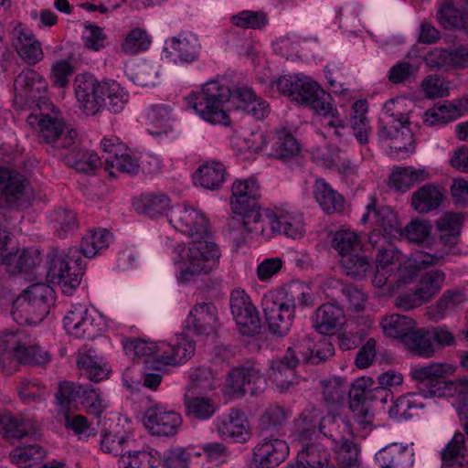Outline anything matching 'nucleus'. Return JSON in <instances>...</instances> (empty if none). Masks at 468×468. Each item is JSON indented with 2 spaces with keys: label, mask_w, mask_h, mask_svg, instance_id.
Instances as JSON below:
<instances>
[{
  "label": "nucleus",
  "mask_w": 468,
  "mask_h": 468,
  "mask_svg": "<svg viewBox=\"0 0 468 468\" xmlns=\"http://www.w3.org/2000/svg\"><path fill=\"white\" fill-rule=\"evenodd\" d=\"M65 164L72 168H75L78 172L84 174H93L94 171L99 168L102 163L101 157L95 153H90L80 149H71L64 155Z\"/></svg>",
  "instance_id": "obj_38"
},
{
  "label": "nucleus",
  "mask_w": 468,
  "mask_h": 468,
  "mask_svg": "<svg viewBox=\"0 0 468 468\" xmlns=\"http://www.w3.org/2000/svg\"><path fill=\"white\" fill-rule=\"evenodd\" d=\"M381 324L384 333L388 337L399 338L401 342L416 326L414 320L398 314L385 317Z\"/></svg>",
  "instance_id": "obj_46"
},
{
  "label": "nucleus",
  "mask_w": 468,
  "mask_h": 468,
  "mask_svg": "<svg viewBox=\"0 0 468 468\" xmlns=\"http://www.w3.org/2000/svg\"><path fill=\"white\" fill-rule=\"evenodd\" d=\"M320 432L331 439L335 445L351 440L353 434L350 421L339 414L324 416Z\"/></svg>",
  "instance_id": "obj_31"
},
{
  "label": "nucleus",
  "mask_w": 468,
  "mask_h": 468,
  "mask_svg": "<svg viewBox=\"0 0 468 468\" xmlns=\"http://www.w3.org/2000/svg\"><path fill=\"white\" fill-rule=\"evenodd\" d=\"M35 118H38V138L45 144L52 145L65 132L66 125L59 110H53L52 114L48 112H42Z\"/></svg>",
  "instance_id": "obj_33"
},
{
  "label": "nucleus",
  "mask_w": 468,
  "mask_h": 468,
  "mask_svg": "<svg viewBox=\"0 0 468 468\" xmlns=\"http://www.w3.org/2000/svg\"><path fill=\"white\" fill-rule=\"evenodd\" d=\"M195 343L185 340L182 343L169 346L160 355V360L165 365L176 366L186 362L195 353Z\"/></svg>",
  "instance_id": "obj_51"
},
{
  "label": "nucleus",
  "mask_w": 468,
  "mask_h": 468,
  "mask_svg": "<svg viewBox=\"0 0 468 468\" xmlns=\"http://www.w3.org/2000/svg\"><path fill=\"white\" fill-rule=\"evenodd\" d=\"M77 366L86 378L100 382L110 378L112 368L109 363L94 348L82 347L77 357Z\"/></svg>",
  "instance_id": "obj_14"
},
{
  "label": "nucleus",
  "mask_w": 468,
  "mask_h": 468,
  "mask_svg": "<svg viewBox=\"0 0 468 468\" xmlns=\"http://www.w3.org/2000/svg\"><path fill=\"white\" fill-rule=\"evenodd\" d=\"M301 95L306 100L296 101L298 104L310 107L319 115L327 116L331 113L335 115L330 93L322 89L317 82L311 80ZM335 111H336L335 108Z\"/></svg>",
  "instance_id": "obj_21"
},
{
  "label": "nucleus",
  "mask_w": 468,
  "mask_h": 468,
  "mask_svg": "<svg viewBox=\"0 0 468 468\" xmlns=\"http://www.w3.org/2000/svg\"><path fill=\"white\" fill-rule=\"evenodd\" d=\"M297 366H283L282 362H271L270 378L282 391L288 389L296 379L295 367Z\"/></svg>",
  "instance_id": "obj_58"
},
{
  "label": "nucleus",
  "mask_w": 468,
  "mask_h": 468,
  "mask_svg": "<svg viewBox=\"0 0 468 468\" xmlns=\"http://www.w3.org/2000/svg\"><path fill=\"white\" fill-rule=\"evenodd\" d=\"M185 101L186 107L194 109L205 121L224 125L230 123L225 109L227 102L256 120H263L271 111L269 103L258 97L251 88L239 87L231 90L218 80L207 81L200 92L192 91Z\"/></svg>",
  "instance_id": "obj_2"
},
{
  "label": "nucleus",
  "mask_w": 468,
  "mask_h": 468,
  "mask_svg": "<svg viewBox=\"0 0 468 468\" xmlns=\"http://www.w3.org/2000/svg\"><path fill=\"white\" fill-rule=\"evenodd\" d=\"M54 301L52 287L41 282L31 284L13 300V319L23 325L37 324L48 314Z\"/></svg>",
  "instance_id": "obj_5"
},
{
  "label": "nucleus",
  "mask_w": 468,
  "mask_h": 468,
  "mask_svg": "<svg viewBox=\"0 0 468 468\" xmlns=\"http://www.w3.org/2000/svg\"><path fill=\"white\" fill-rule=\"evenodd\" d=\"M423 405L420 401V395L417 393H408L399 397L390 407L388 414L395 419H410L412 417L413 411L422 408Z\"/></svg>",
  "instance_id": "obj_52"
},
{
  "label": "nucleus",
  "mask_w": 468,
  "mask_h": 468,
  "mask_svg": "<svg viewBox=\"0 0 468 468\" xmlns=\"http://www.w3.org/2000/svg\"><path fill=\"white\" fill-rule=\"evenodd\" d=\"M244 212H234L235 214L241 217L240 218H232L229 222V226L233 230L235 228L239 227L242 230L247 233L256 232L263 234L264 226L262 225L261 206L259 207H245ZM237 247H239L245 242V237L243 231L240 233V237L232 238Z\"/></svg>",
  "instance_id": "obj_24"
},
{
  "label": "nucleus",
  "mask_w": 468,
  "mask_h": 468,
  "mask_svg": "<svg viewBox=\"0 0 468 468\" xmlns=\"http://www.w3.org/2000/svg\"><path fill=\"white\" fill-rule=\"evenodd\" d=\"M461 115V108L452 102H438L433 108L425 112L424 122L429 125L448 123Z\"/></svg>",
  "instance_id": "obj_53"
},
{
  "label": "nucleus",
  "mask_w": 468,
  "mask_h": 468,
  "mask_svg": "<svg viewBox=\"0 0 468 468\" xmlns=\"http://www.w3.org/2000/svg\"><path fill=\"white\" fill-rule=\"evenodd\" d=\"M226 167L220 162L210 161L200 165L193 175V182L210 190H217L222 186L225 180Z\"/></svg>",
  "instance_id": "obj_30"
},
{
  "label": "nucleus",
  "mask_w": 468,
  "mask_h": 468,
  "mask_svg": "<svg viewBox=\"0 0 468 468\" xmlns=\"http://www.w3.org/2000/svg\"><path fill=\"white\" fill-rule=\"evenodd\" d=\"M299 346L302 348L301 358L303 364L318 365L335 355L333 343L325 338L313 344L310 337H304L299 342Z\"/></svg>",
  "instance_id": "obj_32"
},
{
  "label": "nucleus",
  "mask_w": 468,
  "mask_h": 468,
  "mask_svg": "<svg viewBox=\"0 0 468 468\" xmlns=\"http://www.w3.org/2000/svg\"><path fill=\"white\" fill-rule=\"evenodd\" d=\"M269 224L273 232L292 239L301 237L304 231L302 220L288 215L274 216Z\"/></svg>",
  "instance_id": "obj_55"
},
{
  "label": "nucleus",
  "mask_w": 468,
  "mask_h": 468,
  "mask_svg": "<svg viewBox=\"0 0 468 468\" xmlns=\"http://www.w3.org/2000/svg\"><path fill=\"white\" fill-rule=\"evenodd\" d=\"M299 153L300 145L297 140L291 133L280 132L275 136L269 154L276 159L287 162L297 156Z\"/></svg>",
  "instance_id": "obj_45"
},
{
  "label": "nucleus",
  "mask_w": 468,
  "mask_h": 468,
  "mask_svg": "<svg viewBox=\"0 0 468 468\" xmlns=\"http://www.w3.org/2000/svg\"><path fill=\"white\" fill-rule=\"evenodd\" d=\"M18 42L17 53L28 65H35L43 58L41 45L38 41L34 40L33 35L21 32L18 36Z\"/></svg>",
  "instance_id": "obj_54"
},
{
  "label": "nucleus",
  "mask_w": 468,
  "mask_h": 468,
  "mask_svg": "<svg viewBox=\"0 0 468 468\" xmlns=\"http://www.w3.org/2000/svg\"><path fill=\"white\" fill-rule=\"evenodd\" d=\"M46 451L38 444H28L14 449L9 457L20 468H28L41 461Z\"/></svg>",
  "instance_id": "obj_48"
},
{
  "label": "nucleus",
  "mask_w": 468,
  "mask_h": 468,
  "mask_svg": "<svg viewBox=\"0 0 468 468\" xmlns=\"http://www.w3.org/2000/svg\"><path fill=\"white\" fill-rule=\"evenodd\" d=\"M50 359V356L48 352L42 350L39 346H27L23 342L19 354L15 358V363L27 364L32 366H41L47 364Z\"/></svg>",
  "instance_id": "obj_60"
},
{
  "label": "nucleus",
  "mask_w": 468,
  "mask_h": 468,
  "mask_svg": "<svg viewBox=\"0 0 468 468\" xmlns=\"http://www.w3.org/2000/svg\"><path fill=\"white\" fill-rule=\"evenodd\" d=\"M17 393L24 404L40 403L48 393L45 385L37 380L23 379L17 386Z\"/></svg>",
  "instance_id": "obj_56"
},
{
  "label": "nucleus",
  "mask_w": 468,
  "mask_h": 468,
  "mask_svg": "<svg viewBox=\"0 0 468 468\" xmlns=\"http://www.w3.org/2000/svg\"><path fill=\"white\" fill-rule=\"evenodd\" d=\"M340 262L346 274L357 280L363 279L373 267L372 261L362 253V250L353 254L343 255Z\"/></svg>",
  "instance_id": "obj_42"
},
{
  "label": "nucleus",
  "mask_w": 468,
  "mask_h": 468,
  "mask_svg": "<svg viewBox=\"0 0 468 468\" xmlns=\"http://www.w3.org/2000/svg\"><path fill=\"white\" fill-rule=\"evenodd\" d=\"M53 221L57 224L56 231L59 238H66L79 228L76 213L66 208L55 210Z\"/></svg>",
  "instance_id": "obj_63"
},
{
  "label": "nucleus",
  "mask_w": 468,
  "mask_h": 468,
  "mask_svg": "<svg viewBox=\"0 0 468 468\" xmlns=\"http://www.w3.org/2000/svg\"><path fill=\"white\" fill-rule=\"evenodd\" d=\"M300 464L306 468L332 467L329 452L317 444H306L298 452L297 459Z\"/></svg>",
  "instance_id": "obj_41"
},
{
  "label": "nucleus",
  "mask_w": 468,
  "mask_h": 468,
  "mask_svg": "<svg viewBox=\"0 0 468 468\" xmlns=\"http://www.w3.org/2000/svg\"><path fill=\"white\" fill-rule=\"evenodd\" d=\"M111 233L107 229L92 231L82 238L80 250L69 249L68 253L57 250L48 253V278L55 281L61 287L63 293L70 295L80 285L84 274V266L80 253L86 258H92L99 250L108 247Z\"/></svg>",
  "instance_id": "obj_3"
},
{
  "label": "nucleus",
  "mask_w": 468,
  "mask_h": 468,
  "mask_svg": "<svg viewBox=\"0 0 468 468\" xmlns=\"http://www.w3.org/2000/svg\"><path fill=\"white\" fill-rule=\"evenodd\" d=\"M323 398L328 406L341 403L347 392V385L340 378H333L323 381Z\"/></svg>",
  "instance_id": "obj_62"
},
{
  "label": "nucleus",
  "mask_w": 468,
  "mask_h": 468,
  "mask_svg": "<svg viewBox=\"0 0 468 468\" xmlns=\"http://www.w3.org/2000/svg\"><path fill=\"white\" fill-rule=\"evenodd\" d=\"M27 179L19 173L0 167V207H11L24 195Z\"/></svg>",
  "instance_id": "obj_17"
},
{
  "label": "nucleus",
  "mask_w": 468,
  "mask_h": 468,
  "mask_svg": "<svg viewBox=\"0 0 468 468\" xmlns=\"http://www.w3.org/2000/svg\"><path fill=\"white\" fill-rule=\"evenodd\" d=\"M169 41L171 48L177 52L180 61L191 64L198 60L201 46L196 36L175 37L170 38Z\"/></svg>",
  "instance_id": "obj_44"
},
{
  "label": "nucleus",
  "mask_w": 468,
  "mask_h": 468,
  "mask_svg": "<svg viewBox=\"0 0 468 468\" xmlns=\"http://www.w3.org/2000/svg\"><path fill=\"white\" fill-rule=\"evenodd\" d=\"M324 416L322 411L315 405H308L295 420L293 436L298 441H310L320 431L321 421Z\"/></svg>",
  "instance_id": "obj_25"
},
{
  "label": "nucleus",
  "mask_w": 468,
  "mask_h": 468,
  "mask_svg": "<svg viewBox=\"0 0 468 468\" xmlns=\"http://www.w3.org/2000/svg\"><path fill=\"white\" fill-rule=\"evenodd\" d=\"M186 392L184 395L185 414L186 417L205 420L213 416L217 410L214 401L208 397Z\"/></svg>",
  "instance_id": "obj_35"
},
{
  "label": "nucleus",
  "mask_w": 468,
  "mask_h": 468,
  "mask_svg": "<svg viewBox=\"0 0 468 468\" xmlns=\"http://www.w3.org/2000/svg\"><path fill=\"white\" fill-rule=\"evenodd\" d=\"M173 227L192 239L189 247L177 245L174 250L178 255L177 262H187L188 266L180 271L179 281L188 282L199 274H207L220 258V250L210 241L211 232L206 216L192 207L176 206L166 214Z\"/></svg>",
  "instance_id": "obj_1"
},
{
  "label": "nucleus",
  "mask_w": 468,
  "mask_h": 468,
  "mask_svg": "<svg viewBox=\"0 0 468 468\" xmlns=\"http://www.w3.org/2000/svg\"><path fill=\"white\" fill-rule=\"evenodd\" d=\"M402 343L416 356L431 357L434 354L431 333L428 330L417 329L415 326Z\"/></svg>",
  "instance_id": "obj_40"
},
{
  "label": "nucleus",
  "mask_w": 468,
  "mask_h": 468,
  "mask_svg": "<svg viewBox=\"0 0 468 468\" xmlns=\"http://www.w3.org/2000/svg\"><path fill=\"white\" fill-rule=\"evenodd\" d=\"M437 18L445 29H458L468 33V12L456 8L452 1L440 5Z\"/></svg>",
  "instance_id": "obj_36"
},
{
  "label": "nucleus",
  "mask_w": 468,
  "mask_h": 468,
  "mask_svg": "<svg viewBox=\"0 0 468 468\" xmlns=\"http://www.w3.org/2000/svg\"><path fill=\"white\" fill-rule=\"evenodd\" d=\"M21 332H5L0 336V370L10 375L15 370V358L23 344Z\"/></svg>",
  "instance_id": "obj_26"
},
{
  "label": "nucleus",
  "mask_w": 468,
  "mask_h": 468,
  "mask_svg": "<svg viewBox=\"0 0 468 468\" xmlns=\"http://www.w3.org/2000/svg\"><path fill=\"white\" fill-rule=\"evenodd\" d=\"M285 411L277 405L268 407L259 419V431L261 436L277 437L285 422Z\"/></svg>",
  "instance_id": "obj_39"
},
{
  "label": "nucleus",
  "mask_w": 468,
  "mask_h": 468,
  "mask_svg": "<svg viewBox=\"0 0 468 468\" xmlns=\"http://www.w3.org/2000/svg\"><path fill=\"white\" fill-rule=\"evenodd\" d=\"M169 197L163 193L143 194L134 199L133 205L136 212L152 218L164 214L169 206Z\"/></svg>",
  "instance_id": "obj_37"
},
{
  "label": "nucleus",
  "mask_w": 468,
  "mask_h": 468,
  "mask_svg": "<svg viewBox=\"0 0 468 468\" xmlns=\"http://www.w3.org/2000/svg\"><path fill=\"white\" fill-rule=\"evenodd\" d=\"M189 384L186 392L206 394L216 388V375L208 367H198L189 373Z\"/></svg>",
  "instance_id": "obj_43"
},
{
  "label": "nucleus",
  "mask_w": 468,
  "mask_h": 468,
  "mask_svg": "<svg viewBox=\"0 0 468 468\" xmlns=\"http://www.w3.org/2000/svg\"><path fill=\"white\" fill-rule=\"evenodd\" d=\"M262 439L253 448L250 468H275L285 461L289 446L277 437L261 436Z\"/></svg>",
  "instance_id": "obj_8"
},
{
  "label": "nucleus",
  "mask_w": 468,
  "mask_h": 468,
  "mask_svg": "<svg viewBox=\"0 0 468 468\" xmlns=\"http://www.w3.org/2000/svg\"><path fill=\"white\" fill-rule=\"evenodd\" d=\"M429 177L430 173L426 169L396 166L388 176V186L395 192L405 193L415 184L425 181Z\"/></svg>",
  "instance_id": "obj_19"
},
{
  "label": "nucleus",
  "mask_w": 468,
  "mask_h": 468,
  "mask_svg": "<svg viewBox=\"0 0 468 468\" xmlns=\"http://www.w3.org/2000/svg\"><path fill=\"white\" fill-rule=\"evenodd\" d=\"M463 219L461 213L447 212L436 220L438 239L444 247L452 249L459 243Z\"/></svg>",
  "instance_id": "obj_23"
},
{
  "label": "nucleus",
  "mask_w": 468,
  "mask_h": 468,
  "mask_svg": "<svg viewBox=\"0 0 468 468\" xmlns=\"http://www.w3.org/2000/svg\"><path fill=\"white\" fill-rule=\"evenodd\" d=\"M142 421L150 434L164 437L175 436L182 425L180 414L158 405L149 407L144 412Z\"/></svg>",
  "instance_id": "obj_9"
},
{
  "label": "nucleus",
  "mask_w": 468,
  "mask_h": 468,
  "mask_svg": "<svg viewBox=\"0 0 468 468\" xmlns=\"http://www.w3.org/2000/svg\"><path fill=\"white\" fill-rule=\"evenodd\" d=\"M74 90L87 114L94 115L101 108L119 113L128 101V94L117 81L100 82L90 74L78 75L74 80Z\"/></svg>",
  "instance_id": "obj_4"
},
{
  "label": "nucleus",
  "mask_w": 468,
  "mask_h": 468,
  "mask_svg": "<svg viewBox=\"0 0 468 468\" xmlns=\"http://www.w3.org/2000/svg\"><path fill=\"white\" fill-rule=\"evenodd\" d=\"M15 98L20 103L32 106V100L45 93L47 84L42 76L33 69H23L14 80Z\"/></svg>",
  "instance_id": "obj_12"
},
{
  "label": "nucleus",
  "mask_w": 468,
  "mask_h": 468,
  "mask_svg": "<svg viewBox=\"0 0 468 468\" xmlns=\"http://www.w3.org/2000/svg\"><path fill=\"white\" fill-rule=\"evenodd\" d=\"M346 322V316L341 307L333 303L320 305L314 316V327L322 334L326 335L332 330L341 326Z\"/></svg>",
  "instance_id": "obj_29"
},
{
  "label": "nucleus",
  "mask_w": 468,
  "mask_h": 468,
  "mask_svg": "<svg viewBox=\"0 0 468 468\" xmlns=\"http://www.w3.org/2000/svg\"><path fill=\"white\" fill-rule=\"evenodd\" d=\"M375 460L381 468H411L414 462L413 452L407 446L398 443L379 450Z\"/></svg>",
  "instance_id": "obj_20"
},
{
  "label": "nucleus",
  "mask_w": 468,
  "mask_h": 468,
  "mask_svg": "<svg viewBox=\"0 0 468 468\" xmlns=\"http://www.w3.org/2000/svg\"><path fill=\"white\" fill-rule=\"evenodd\" d=\"M337 463L342 468H353L359 464V449L352 439L335 445Z\"/></svg>",
  "instance_id": "obj_64"
},
{
  "label": "nucleus",
  "mask_w": 468,
  "mask_h": 468,
  "mask_svg": "<svg viewBox=\"0 0 468 468\" xmlns=\"http://www.w3.org/2000/svg\"><path fill=\"white\" fill-rule=\"evenodd\" d=\"M441 463V468H468V451L462 432H456L443 448Z\"/></svg>",
  "instance_id": "obj_28"
},
{
  "label": "nucleus",
  "mask_w": 468,
  "mask_h": 468,
  "mask_svg": "<svg viewBox=\"0 0 468 468\" xmlns=\"http://www.w3.org/2000/svg\"><path fill=\"white\" fill-rule=\"evenodd\" d=\"M265 379L260 369L252 366H241L232 368L227 374L226 385L229 392L238 397L246 394L255 396Z\"/></svg>",
  "instance_id": "obj_10"
},
{
  "label": "nucleus",
  "mask_w": 468,
  "mask_h": 468,
  "mask_svg": "<svg viewBox=\"0 0 468 468\" xmlns=\"http://www.w3.org/2000/svg\"><path fill=\"white\" fill-rule=\"evenodd\" d=\"M454 371L455 367L451 364L435 363L412 369L410 376L424 384L420 389L425 398L453 397L468 393V377L446 379Z\"/></svg>",
  "instance_id": "obj_6"
},
{
  "label": "nucleus",
  "mask_w": 468,
  "mask_h": 468,
  "mask_svg": "<svg viewBox=\"0 0 468 468\" xmlns=\"http://www.w3.org/2000/svg\"><path fill=\"white\" fill-rule=\"evenodd\" d=\"M348 395L349 408L354 412L356 420L361 424H369L371 420L367 400L370 394L361 388H356V386L352 384Z\"/></svg>",
  "instance_id": "obj_50"
},
{
  "label": "nucleus",
  "mask_w": 468,
  "mask_h": 468,
  "mask_svg": "<svg viewBox=\"0 0 468 468\" xmlns=\"http://www.w3.org/2000/svg\"><path fill=\"white\" fill-rule=\"evenodd\" d=\"M282 302L295 314L297 306L313 305L311 290L303 282H292L287 287Z\"/></svg>",
  "instance_id": "obj_49"
},
{
  "label": "nucleus",
  "mask_w": 468,
  "mask_h": 468,
  "mask_svg": "<svg viewBox=\"0 0 468 468\" xmlns=\"http://www.w3.org/2000/svg\"><path fill=\"white\" fill-rule=\"evenodd\" d=\"M442 258L443 255L427 253L423 259L414 261L413 267L420 271L418 292L429 302L441 292L446 278L443 271L432 268Z\"/></svg>",
  "instance_id": "obj_7"
},
{
  "label": "nucleus",
  "mask_w": 468,
  "mask_h": 468,
  "mask_svg": "<svg viewBox=\"0 0 468 468\" xmlns=\"http://www.w3.org/2000/svg\"><path fill=\"white\" fill-rule=\"evenodd\" d=\"M63 325L67 332L76 338L94 339L101 334L100 324L81 304L73 306L67 313L63 318Z\"/></svg>",
  "instance_id": "obj_11"
},
{
  "label": "nucleus",
  "mask_w": 468,
  "mask_h": 468,
  "mask_svg": "<svg viewBox=\"0 0 468 468\" xmlns=\"http://www.w3.org/2000/svg\"><path fill=\"white\" fill-rule=\"evenodd\" d=\"M378 135L380 140H398L399 136L405 137L402 144H394V148L399 151H408L407 144L411 145L413 143V134L409 128H402L399 125L390 123L389 120L379 119V129Z\"/></svg>",
  "instance_id": "obj_47"
},
{
  "label": "nucleus",
  "mask_w": 468,
  "mask_h": 468,
  "mask_svg": "<svg viewBox=\"0 0 468 468\" xmlns=\"http://www.w3.org/2000/svg\"><path fill=\"white\" fill-rule=\"evenodd\" d=\"M242 335L254 336L261 328L259 313L255 306H249L247 312L234 318Z\"/></svg>",
  "instance_id": "obj_61"
},
{
  "label": "nucleus",
  "mask_w": 468,
  "mask_h": 468,
  "mask_svg": "<svg viewBox=\"0 0 468 468\" xmlns=\"http://www.w3.org/2000/svg\"><path fill=\"white\" fill-rule=\"evenodd\" d=\"M0 434L8 441L20 440L25 437L36 439L38 431L35 427L22 419H17L9 412H0Z\"/></svg>",
  "instance_id": "obj_27"
},
{
  "label": "nucleus",
  "mask_w": 468,
  "mask_h": 468,
  "mask_svg": "<svg viewBox=\"0 0 468 468\" xmlns=\"http://www.w3.org/2000/svg\"><path fill=\"white\" fill-rule=\"evenodd\" d=\"M261 197L260 186L255 179L236 180L232 185L231 209L244 212L245 207H259Z\"/></svg>",
  "instance_id": "obj_18"
},
{
  "label": "nucleus",
  "mask_w": 468,
  "mask_h": 468,
  "mask_svg": "<svg viewBox=\"0 0 468 468\" xmlns=\"http://www.w3.org/2000/svg\"><path fill=\"white\" fill-rule=\"evenodd\" d=\"M443 200L442 188L434 184H426L412 194L411 207L418 213L426 214L439 208Z\"/></svg>",
  "instance_id": "obj_22"
},
{
  "label": "nucleus",
  "mask_w": 468,
  "mask_h": 468,
  "mask_svg": "<svg viewBox=\"0 0 468 468\" xmlns=\"http://www.w3.org/2000/svg\"><path fill=\"white\" fill-rule=\"evenodd\" d=\"M218 324V310L212 303H198L190 311L186 328L197 335L216 332Z\"/></svg>",
  "instance_id": "obj_15"
},
{
  "label": "nucleus",
  "mask_w": 468,
  "mask_h": 468,
  "mask_svg": "<svg viewBox=\"0 0 468 468\" xmlns=\"http://www.w3.org/2000/svg\"><path fill=\"white\" fill-rule=\"evenodd\" d=\"M151 44L147 32L142 28L131 30L122 45V51L127 55H135L146 50Z\"/></svg>",
  "instance_id": "obj_59"
},
{
  "label": "nucleus",
  "mask_w": 468,
  "mask_h": 468,
  "mask_svg": "<svg viewBox=\"0 0 468 468\" xmlns=\"http://www.w3.org/2000/svg\"><path fill=\"white\" fill-rule=\"evenodd\" d=\"M216 427L222 439L233 442H247L251 436L245 413L236 408H232L224 419L218 420Z\"/></svg>",
  "instance_id": "obj_13"
},
{
  "label": "nucleus",
  "mask_w": 468,
  "mask_h": 468,
  "mask_svg": "<svg viewBox=\"0 0 468 468\" xmlns=\"http://www.w3.org/2000/svg\"><path fill=\"white\" fill-rule=\"evenodd\" d=\"M265 322L271 334L285 335L292 325L295 314L283 302L276 303L269 298L262 302Z\"/></svg>",
  "instance_id": "obj_16"
},
{
  "label": "nucleus",
  "mask_w": 468,
  "mask_h": 468,
  "mask_svg": "<svg viewBox=\"0 0 468 468\" xmlns=\"http://www.w3.org/2000/svg\"><path fill=\"white\" fill-rule=\"evenodd\" d=\"M314 195L322 209L327 214L339 213L344 210L345 199L335 191L324 179H316Z\"/></svg>",
  "instance_id": "obj_34"
},
{
  "label": "nucleus",
  "mask_w": 468,
  "mask_h": 468,
  "mask_svg": "<svg viewBox=\"0 0 468 468\" xmlns=\"http://www.w3.org/2000/svg\"><path fill=\"white\" fill-rule=\"evenodd\" d=\"M332 247L338 251L341 259L343 255L353 254L362 250L357 235L349 229H339L334 235Z\"/></svg>",
  "instance_id": "obj_57"
}]
</instances>
